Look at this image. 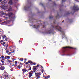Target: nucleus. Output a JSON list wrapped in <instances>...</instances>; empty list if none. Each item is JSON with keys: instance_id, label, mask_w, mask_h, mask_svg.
<instances>
[{"instance_id": "1", "label": "nucleus", "mask_w": 79, "mask_h": 79, "mask_svg": "<svg viewBox=\"0 0 79 79\" xmlns=\"http://www.w3.org/2000/svg\"><path fill=\"white\" fill-rule=\"evenodd\" d=\"M56 25V21L54 20V23L52 25V27H53V28H54L55 29H56V30H58L59 31H60L61 32L62 36V39L65 37V34H64V31L63 30V29L61 28V27H59L58 25Z\"/></svg>"}, {"instance_id": "2", "label": "nucleus", "mask_w": 79, "mask_h": 79, "mask_svg": "<svg viewBox=\"0 0 79 79\" xmlns=\"http://www.w3.org/2000/svg\"><path fill=\"white\" fill-rule=\"evenodd\" d=\"M74 48L69 47H65L63 48V52L67 56H70V54H72L73 52L69 50V49H73Z\"/></svg>"}, {"instance_id": "3", "label": "nucleus", "mask_w": 79, "mask_h": 79, "mask_svg": "<svg viewBox=\"0 0 79 79\" xmlns=\"http://www.w3.org/2000/svg\"><path fill=\"white\" fill-rule=\"evenodd\" d=\"M2 8L4 10L8 9V11H12V7L10 6V5H4L2 6Z\"/></svg>"}, {"instance_id": "4", "label": "nucleus", "mask_w": 79, "mask_h": 79, "mask_svg": "<svg viewBox=\"0 0 79 79\" xmlns=\"http://www.w3.org/2000/svg\"><path fill=\"white\" fill-rule=\"evenodd\" d=\"M9 16L10 20L12 21H14L16 18V17L15 15L13 14L12 13H8Z\"/></svg>"}, {"instance_id": "5", "label": "nucleus", "mask_w": 79, "mask_h": 79, "mask_svg": "<svg viewBox=\"0 0 79 79\" xmlns=\"http://www.w3.org/2000/svg\"><path fill=\"white\" fill-rule=\"evenodd\" d=\"M41 74H42V73L38 72H36L35 73L36 77H37L36 79H40Z\"/></svg>"}, {"instance_id": "6", "label": "nucleus", "mask_w": 79, "mask_h": 79, "mask_svg": "<svg viewBox=\"0 0 79 79\" xmlns=\"http://www.w3.org/2000/svg\"><path fill=\"white\" fill-rule=\"evenodd\" d=\"M40 26H42L43 28H44L45 26L42 25V24L40 23V25H39L38 24H35L33 26V27L34 28H35L36 29H38L39 27Z\"/></svg>"}, {"instance_id": "7", "label": "nucleus", "mask_w": 79, "mask_h": 79, "mask_svg": "<svg viewBox=\"0 0 79 79\" xmlns=\"http://www.w3.org/2000/svg\"><path fill=\"white\" fill-rule=\"evenodd\" d=\"M79 8H78V6H74L72 8V10L74 11V12L76 11H78L79 10Z\"/></svg>"}, {"instance_id": "8", "label": "nucleus", "mask_w": 79, "mask_h": 79, "mask_svg": "<svg viewBox=\"0 0 79 79\" xmlns=\"http://www.w3.org/2000/svg\"><path fill=\"white\" fill-rule=\"evenodd\" d=\"M2 75L5 79H9L10 78L8 77V74H7L6 73H4Z\"/></svg>"}, {"instance_id": "9", "label": "nucleus", "mask_w": 79, "mask_h": 79, "mask_svg": "<svg viewBox=\"0 0 79 79\" xmlns=\"http://www.w3.org/2000/svg\"><path fill=\"white\" fill-rule=\"evenodd\" d=\"M52 32V30L51 28H50L48 30H46L45 31V34H51Z\"/></svg>"}, {"instance_id": "10", "label": "nucleus", "mask_w": 79, "mask_h": 79, "mask_svg": "<svg viewBox=\"0 0 79 79\" xmlns=\"http://www.w3.org/2000/svg\"><path fill=\"white\" fill-rule=\"evenodd\" d=\"M2 39L3 40H4V41H8V39L7 37L6 36V35H4L3 36H2Z\"/></svg>"}, {"instance_id": "11", "label": "nucleus", "mask_w": 79, "mask_h": 79, "mask_svg": "<svg viewBox=\"0 0 79 79\" xmlns=\"http://www.w3.org/2000/svg\"><path fill=\"white\" fill-rule=\"evenodd\" d=\"M29 7L28 6L26 5L25 6H24L23 9L24 10H29Z\"/></svg>"}, {"instance_id": "12", "label": "nucleus", "mask_w": 79, "mask_h": 79, "mask_svg": "<svg viewBox=\"0 0 79 79\" xmlns=\"http://www.w3.org/2000/svg\"><path fill=\"white\" fill-rule=\"evenodd\" d=\"M27 74H29L28 77L29 79H31V77L32 76L33 73H32L29 72Z\"/></svg>"}, {"instance_id": "13", "label": "nucleus", "mask_w": 79, "mask_h": 79, "mask_svg": "<svg viewBox=\"0 0 79 79\" xmlns=\"http://www.w3.org/2000/svg\"><path fill=\"white\" fill-rule=\"evenodd\" d=\"M38 66H39V64H38L36 66H35L33 67V68H33L34 73H35V72L36 71V68H35V67H38Z\"/></svg>"}, {"instance_id": "14", "label": "nucleus", "mask_w": 79, "mask_h": 79, "mask_svg": "<svg viewBox=\"0 0 79 79\" xmlns=\"http://www.w3.org/2000/svg\"><path fill=\"white\" fill-rule=\"evenodd\" d=\"M5 67L4 66H2L0 67V69L2 71H3V70L5 69Z\"/></svg>"}, {"instance_id": "15", "label": "nucleus", "mask_w": 79, "mask_h": 79, "mask_svg": "<svg viewBox=\"0 0 79 79\" xmlns=\"http://www.w3.org/2000/svg\"><path fill=\"white\" fill-rule=\"evenodd\" d=\"M7 62L9 63H10V64H11L13 62V61H12L9 59L7 60Z\"/></svg>"}, {"instance_id": "16", "label": "nucleus", "mask_w": 79, "mask_h": 79, "mask_svg": "<svg viewBox=\"0 0 79 79\" xmlns=\"http://www.w3.org/2000/svg\"><path fill=\"white\" fill-rule=\"evenodd\" d=\"M22 71H23V73H26L27 71V70L25 69H22Z\"/></svg>"}, {"instance_id": "17", "label": "nucleus", "mask_w": 79, "mask_h": 79, "mask_svg": "<svg viewBox=\"0 0 79 79\" xmlns=\"http://www.w3.org/2000/svg\"><path fill=\"white\" fill-rule=\"evenodd\" d=\"M8 3L9 5H12V4H13V1L11 0H10Z\"/></svg>"}, {"instance_id": "18", "label": "nucleus", "mask_w": 79, "mask_h": 79, "mask_svg": "<svg viewBox=\"0 0 79 79\" xmlns=\"http://www.w3.org/2000/svg\"><path fill=\"white\" fill-rule=\"evenodd\" d=\"M2 0H0V3H1V5H3L4 4L5 2H2Z\"/></svg>"}, {"instance_id": "19", "label": "nucleus", "mask_w": 79, "mask_h": 79, "mask_svg": "<svg viewBox=\"0 0 79 79\" xmlns=\"http://www.w3.org/2000/svg\"><path fill=\"white\" fill-rule=\"evenodd\" d=\"M28 3L30 6H31V0H29V1H28Z\"/></svg>"}, {"instance_id": "20", "label": "nucleus", "mask_w": 79, "mask_h": 79, "mask_svg": "<svg viewBox=\"0 0 79 79\" xmlns=\"http://www.w3.org/2000/svg\"><path fill=\"white\" fill-rule=\"evenodd\" d=\"M10 51H11V49H9L8 50H6V53H8L10 52Z\"/></svg>"}, {"instance_id": "21", "label": "nucleus", "mask_w": 79, "mask_h": 79, "mask_svg": "<svg viewBox=\"0 0 79 79\" xmlns=\"http://www.w3.org/2000/svg\"><path fill=\"white\" fill-rule=\"evenodd\" d=\"M6 22L4 21V22L2 23V24H3L4 25H5V24H6Z\"/></svg>"}, {"instance_id": "22", "label": "nucleus", "mask_w": 79, "mask_h": 79, "mask_svg": "<svg viewBox=\"0 0 79 79\" xmlns=\"http://www.w3.org/2000/svg\"><path fill=\"white\" fill-rule=\"evenodd\" d=\"M30 19H29V21H31V20H33V18H32V17H31V18H29Z\"/></svg>"}, {"instance_id": "23", "label": "nucleus", "mask_w": 79, "mask_h": 79, "mask_svg": "<svg viewBox=\"0 0 79 79\" xmlns=\"http://www.w3.org/2000/svg\"><path fill=\"white\" fill-rule=\"evenodd\" d=\"M41 67L42 68V73H44V68H43V67H42V66H41Z\"/></svg>"}, {"instance_id": "24", "label": "nucleus", "mask_w": 79, "mask_h": 79, "mask_svg": "<svg viewBox=\"0 0 79 79\" xmlns=\"http://www.w3.org/2000/svg\"><path fill=\"white\" fill-rule=\"evenodd\" d=\"M2 15H6V13H4L3 12H2Z\"/></svg>"}, {"instance_id": "25", "label": "nucleus", "mask_w": 79, "mask_h": 79, "mask_svg": "<svg viewBox=\"0 0 79 79\" xmlns=\"http://www.w3.org/2000/svg\"><path fill=\"white\" fill-rule=\"evenodd\" d=\"M53 18V16L52 15H51L49 16V19H51L52 18Z\"/></svg>"}, {"instance_id": "26", "label": "nucleus", "mask_w": 79, "mask_h": 79, "mask_svg": "<svg viewBox=\"0 0 79 79\" xmlns=\"http://www.w3.org/2000/svg\"><path fill=\"white\" fill-rule=\"evenodd\" d=\"M28 63H32V62L31 60H29L28 61Z\"/></svg>"}, {"instance_id": "27", "label": "nucleus", "mask_w": 79, "mask_h": 79, "mask_svg": "<svg viewBox=\"0 0 79 79\" xmlns=\"http://www.w3.org/2000/svg\"><path fill=\"white\" fill-rule=\"evenodd\" d=\"M60 17V15H57V16H56V18H58Z\"/></svg>"}, {"instance_id": "28", "label": "nucleus", "mask_w": 79, "mask_h": 79, "mask_svg": "<svg viewBox=\"0 0 79 79\" xmlns=\"http://www.w3.org/2000/svg\"><path fill=\"white\" fill-rule=\"evenodd\" d=\"M17 67L19 69H20L21 68V66H20L18 65L17 66Z\"/></svg>"}, {"instance_id": "29", "label": "nucleus", "mask_w": 79, "mask_h": 79, "mask_svg": "<svg viewBox=\"0 0 79 79\" xmlns=\"http://www.w3.org/2000/svg\"><path fill=\"white\" fill-rule=\"evenodd\" d=\"M19 60H20V61H23V58L20 59H19Z\"/></svg>"}, {"instance_id": "30", "label": "nucleus", "mask_w": 79, "mask_h": 79, "mask_svg": "<svg viewBox=\"0 0 79 79\" xmlns=\"http://www.w3.org/2000/svg\"><path fill=\"white\" fill-rule=\"evenodd\" d=\"M71 13H69V12H68L67 13H66V15H69V14H71Z\"/></svg>"}, {"instance_id": "31", "label": "nucleus", "mask_w": 79, "mask_h": 79, "mask_svg": "<svg viewBox=\"0 0 79 79\" xmlns=\"http://www.w3.org/2000/svg\"><path fill=\"white\" fill-rule=\"evenodd\" d=\"M0 61H1V62H2V63H5V61H3V60H0Z\"/></svg>"}, {"instance_id": "32", "label": "nucleus", "mask_w": 79, "mask_h": 79, "mask_svg": "<svg viewBox=\"0 0 79 79\" xmlns=\"http://www.w3.org/2000/svg\"><path fill=\"white\" fill-rule=\"evenodd\" d=\"M66 0H62V2H66Z\"/></svg>"}, {"instance_id": "33", "label": "nucleus", "mask_w": 79, "mask_h": 79, "mask_svg": "<svg viewBox=\"0 0 79 79\" xmlns=\"http://www.w3.org/2000/svg\"><path fill=\"white\" fill-rule=\"evenodd\" d=\"M3 18H5V19H7L8 18V17H6L5 16H3Z\"/></svg>"}, {"instance_id": "34", "label": "nucleus", "mask_w": 79, "mask_h": 79, "mask_svg": "<svg viewBox=\"0 0 79 79\" xmlns=\"http://www.w3.org/2000/svg\"><path fill=\"white\" fill-rule=\"evenodd\" d=\"M1 58H5V56L3 55L1 56Z\"/></svg>"}, {"instance_id": "35", "label": "nucleus", "mask_w": 79, "mask_h": 79, "mask_svg": "<svg viewBox=\"0 0 79 79\" xmlns=\"http://www.w3.org/2000/svg\"><path fill=\"white\" fill-rule=\"evenodd\" d=\"M5 59H8V56H6L5 57Z\"/></svg>"}, {"instance_id": "36", "label": "nucleus", "mask_w": 79, "mask_h": 79, "mask_svg": "<svg viewBox=\"0 0 79 79\" xmlns=\"http://www.w3.org/2000/svg\"><path fill=\"white\" fill-rule=\"evenodd\" d=\"M28 70H29V71H31V67H30L29 69H28Z\"/></svg>"}, {"instance_id": "37", "label": "nucleus", "mask_w": 79, "mask_h": 79, "mask_svg": "<svg viewBox=\"0 0 79 79\" xmlns=\"http://www.w3.org/2000/svg\"><path fill=\"white\" fill-rule=\"evenodd\" d=\"M10 56H7V59H10Z\"/></svg>"}, {"instance_id": "38", "label": "nucleus", "mask_w": 79, "mask_h": 79, "mask_svg": "<svg viewBox=\"0 0 79 79\" xmlns=\"http://www.w3.org/2000/svg\"><path fill=\"white\" fill-rule=\"evenodd\" d=\"M10 71H13V69H10Z\"/></svg>"}, {"instance_id": "39", "label": "nucleus", "mask_w": 79, "mask_h": 79, "mask_svg": "<svg viewBox=\"0 0 79 79\" xmlns=\"http://www.w3.org/2000/svg\"><path fill=\"white\" fill-rule=\"evenodd\" d=\"M12 52H9L8 54V55H11V53Z\"/></svg>"}, {"instance_id": "40", "label": "nucleus", "mask_w": 79, "mask_h": 79, "mask_svg": "<svg viewBox=\"0 0 79 79\" xmlns=\"http://www.w3.org/2000/svg\"><path fill=\"white\" fill-rule=\"evenodd\" d=\"M15 64H17V63H18V62L17 61H15Z\"/></svg>"}, {"instance_id": "41", "label": "nucleus", "mask_w": 79, "mask_h": 79, "mask_svg": "<svg viewBox=\"0 0 79 79\" xmlns=\"http://www.w3.org/2000/svg\"><path fill=\"white\" fill-rule=\"evenodd\" d=\"M75 1L76 2H79V0H75Z\"/></svg>"}, {"instance_id": "42", "label": "nucleus", "mask_w": 79, "mask_h": 79, "mask_svg": "<svg viewBox=\"0 0 79 79\" xmlns=\"http://www.w3.org/2000/svg\"><path fill=\"white\" fill-rule=\"evenodd\" d=\"M31 73H33V74L34 71H31Z\"/></svg>"}, {"instance_id": "43", "label": "nucleus", "mask_w": 79, "mask_h": 79, "mask_svg": "<svg viewBox=\"0 0 79 79\" xmlns=\"http://www.w3.org/2000/svg\"><path fill=\"white\" fill-rule=\"evenodd\" d=\"M53 3L54 5H56V4L55 3V2H53Z\"/></svg>"}, {"instance_id": "44", "label": "nucleus", "mask_w": 79, "mask_h": 79, "mask_svg": "<svg viewBox=\"0 0 79 79\" xmlns=\"http://www.w3.org/2000/svg\"><path fill=\"white\" fill-rule=\"evenodd\" d=\"M26 64H29V62H27L26 63Z\"/></svg>"}, {"instance_id": "45", "label": "nucleus", "mask_w": 79, "mask_h": 79, "mask_svg": "<svg viewBox=\"0 0 79 79\" xmlns=\"http://www.w3.org/2000/svg\"><path fill=\"white\" fill-rule=\"evenodd\" d=\"M1 65H3L4 66V65H5V64L3 63L2 64H1Z\"/></svg>"}, {"instance_id": "46", "label": "nucleus", "mask_w": 79, "mask_h": 79, "mask_svg": "<svg viewBox=\"0 0 79 79\" xmlns=\"http://www.w3.org/2000/svg\"><path fill=\"white\" fill-rule=\"evenodd\" d=\"M2 60H3L4 61H5V59H4L3 58H2Z\"/></svg>"}, {"instance_id": "47", "label": "nucleus", "mask_w": 79, "mask_h": 79, "mask_svg": "<svg viewBox=\"0 0 79 79\" xmlns=\"http://www.w3.org/2000/svg\"><path fill=\"white\" fill-rule=\"evenodd\" d=\"M5 43L3 42V45H5Z\"/></svg>"}, {"instance_id": "48", "label": "nucleus", "mask_w": 79, "mask_h": 79, "mask_svg": "<svg viewBox=\"0 0 79 79\" xmlns=\"http://www.w3.org/2000/svg\"><path fill=\"white\" fill-rule=\"evenodd\" d=\"M50 76H48V78H50Z\"/></svg>"}, {"instance_id": "49", "label": "nucleus", "mask_w": 79, "mask_h": 79, "mask_svg": "<svg viewBox=\"0 0 79 79\" xmlns=\"http://www.w3.org/2000/svg\"><path fill=\"white\" fill-rule=\"evenodd\" d=\"M0 30L1 31H0V32H1V31H3V30H2L1 29H0Z\"/></svg>"}, {"instance_id": "50", "label": "nucleus", "mask_w": 79, "mask_h": 79, "mask_svg": "<svg viewBox=\"0 0 79 79\" xmlns=\"http://www.w3.org/2000/svg\"><path fill=\"white\" fill-rule=\"evenodd\" d=\"M5 48L6 50H7V49H8V48L7 47H6Z\"/></svg>"}, {"instance_id": "51", "label": "nucleus", "mask_w": 79, "mask_h": 79, "mask_svg": "<svg viewBox=\"0 0 79 79\" xmlns=\"http://www.w3.org/2000/svg\"><path fill=\"white\" fill-rule=\"evenodd\" d=\"M3 42V40H1V42Z\"/></svg>"}, {"instance_id": "52", "label": "nucleus", "mask_w": 79, "mask_h": 79, "mask_svg": "<svg viewBox=\"0 0 79 79\" xmlns=\"http://www.w3.org/2000/svg\"><path fill=\"white\" fill-rule=\"evenodd\" d=\"M15 52V51H13L12 52V53H14Z\"/></svg>"}, {"instance_id": "53", "label": "nucleus", "mask_w": 79, "mask_h": 79, "mask_svg": "<svg viewBox=\"0 0 79 79\" xmlns=\"http://www.w3.org/2000/svg\"><path fill=\"white\" fill-rule=\"evenodd\" d=\"M33 64L34 65H35V63H33Z\"/></svg>"}, {"instance_id": "54", "label": "nucleus", "mask_w": 79, "mask_h": 79, "mask_svg": "<svg viewBox=\"0 0 79 79\" xmlns=\"http://www.w3.org/2000/svg\"><path fill=\"white\" fill-rule=\"evenodd\" d=\"M24 63H26V61H24Z\"/></svg>"}, {"instance_id": "55", "label": "nucleus", "mask_w": 79, "mask_h": 79, "mask_svg": "<svg viewBox=\"0 0 79 79\" xmlns=\"http://www.w3.org/2000/svg\"><path fill=\"white\" fill-rule=\"evenodd\" d=\"M28 66L29 67V66H30V65L28 64Z\"/></svg>"}, {"instance_id": "56", "label": "nucleus", "mask_w": 79, "mask_h": 79, "mask_svg": "<svg viewBox=\"0 0 79 79\" xmlns=\"http://www.w3.org/2000/svg\"><path fill=\"white\" fill-rule=\"evenodd\" d=\"M6 47H7V48L8 47V45H7Z\"/></svg>"}, {"instance_id": "57", "label": "nucleus", "mask_w": 79, "mask_h": 79, "mask_svg": "<svg viewBox=\"0 0 79 79\" xmlns=\"http://www.w3.org/2000/svg\"><path fill=\"white\" fill-rule=\"evenodd\" d=\"M25 61H26V60H27V59H25Z\"/></svg>"}, {"instance_id": "58", "label": "nucleus", "mask_w": 79, "mask_h": 79, "mask_svg": "<svg viewBox=\"0 0 79 79\" xmlns=\"http://www.w3.org/2000/svg\"><path fill=\"white\" fill-rule=\"evenodd\" d=\"M43 23L44 24V25H45V22H44V23Z\"/></svg>"}, {"instance_id": "59", "label": "nucleus", "mask_w": 79, "mask_h": 79, "mask_svg": "<svg viewBox=\"0 0 79 79\" xmlns=\"http://www.w3.org/2000/svg\"><path fill=\"white\" fill-rule=\"evenodd\" d=\"M62 23H64V20L62 21Z\"/></svg>"}, {"instance_id": "60", "label": "nucleus", "mask_w": 79, "mask_h": 79, "mask_svg": "<svg viewBox=\"0 0 79 79\" xmlns=\"http://www.w3.org/2000/svg\"><path fill=\"white\" fill-rule=\"evenodd\" d=\"M15 0V1H18V0Z\"/></svg>"}, {"instance_id": "61", "label": "nucleus", "mask_w": 79, "mask_h": 79, "mask_svg": "<svg viewBox=\"0 0 79 79\" xmlns=\"http://www.w3.org/2000/svg\"><path fill=\"white\" fill-rule=\"evenodd\" d=\"M1 63H0V65H1Z\"/></svg>"}, {"instance_id": "62", "label": "nucleus", "mask_w": 79, "mask_h": 79, "mask_svg": "<svg viewBox=\"0 0 79 79\" xmlns=\"http://www.w3.org/2000/svg\"><path fill=\"white\" fill-rule=\"evenodd\" d=\"M13 60V61H14V60H13V59H12Z\"/></svg>"}, {"instance_id": "63", "label": "nucleus", "mask_w": 79, "mask_h": 79, "mask_svg": "<svg viewBox=\"0 0 79 79\" xmlns=\"http://www.w3.org/2000/svg\"><path fill=\"white\" fill-rule=\"evenodd\" d=\"M49 1H51V0H48Z\"/></svg>"}, {"instance_id": "64", "label": "nucleus", "mask_w": 79, "mask_h": 79, "mask_svg": "<svg viewBox=\"0 0 79 79\" xmlns=\"http://www.w3.org/2000/svg\"><path fill=\"white\" fill-rule=\"evenodd\" d=\"M8 32H9V33H10V31H9Z\"/></svg>"}]
</instances>
